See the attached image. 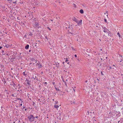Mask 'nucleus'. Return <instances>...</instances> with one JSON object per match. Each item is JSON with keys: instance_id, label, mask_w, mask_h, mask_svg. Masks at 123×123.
Listing matches in <instances>:
<instances>
[{"instance_id": "31", "label": "nucleus", "mask_w": 123, "mask_h": 123, "mask_svg": "<svg viewBox=\"0 0 123 123\" xmlns=\"http://www.w3.org/2000/svg\"><path fill=\"white\" fill-rule=\"evenodd\" d=\"M39 64H38V63H37V64H36V66H38L39 65Z\"/></svg>"}, {"instance_id": "58", "label": "nucleus", "mask_w": 123, "mask_h": 123, "mask_svg": "<svg viewBox=\"0 0 123 123\" xmlns=\"http://www.w3.org/2000/svg\"><path fill=\"white\" fill-rule=\"evenodd\" d=\"M25 107L24 106L23 107V108L22 109H23L25 108Z\"/></svg>"}, {"instance_id": "36", "label": "nucleus", "mask_w": 123, "mask_h": 123, "mask_svg": "<svg viewBox=\"0 0 123 123\" xmlns=\"http://www.w3.org/2000/svg\"><path fill=\"white\" fill-rule=\"evenodd\" d=\"M74 56L75 57H77V55H74Z\"/></svg>"}, {"instance_id": "5", "label": "nucleus", "mask_w": 123, "mask_h": 123, "mask_svg": "<svg viewBox=\"0 0 123 123\" xmlns=\"http://www.w3.org/2000/svg\"><path fill=\"white\" fill-rule=\"evenodd\" d=\"M73 21H75L76 22H78V21L77 20V18H76L75 17H73Z\"/></svg>"}, {"instance_id": "18", "label": "nucleus", "mask_w": 123, "mask_h": 123, "mask_svg": "<svg viewBox=\"0 0 123 123\" xmlns=\"http://www.w3.org/2000/svg\"><path fill=\"white\" fill-rule=\"evenodd\" d=\"M117 35L119 37H120V35L119 32H117Z\"/></svg>"}, {"instance_id": "39", "label": "nucleus", "mask_w": 123, "mask_h": 123, "mask_svg": "<svg viewBox=\"0 0 123 123\" xmlns=\"http://www.w3.org/2000/svg\"><path fill=\"white\" fill-rule=\"evenodd\" d=\"M50 20H51L52 21H53L54 20L53 19H50Z\"/></svg>"}, {"instance_id": "60", "label": "nucleus", "mask_w": 123, "mask_h": 123, "mask_svg": "<svg viewBox=\"0 0 123 123\" xmlns=\"http://www.w3.org/2000/svg\"><path fill=\"white\" fill-rule=\"evenodd\" d=\"M120 56H121V57H122V55H120Z\"/></svg>"}, {"instance_id": "25", "label": "nucleus", "mask_w": 123, "mask_h": 123, "mask_svg": "<svg viewBox=\"0 0 123 123\" xmlns=\"http://www.w3.org/2000/svg\"><path fill=\"white\" fill-rule=\"evenodd\" d=\"M47 28L49 30H51V29L49 27H47Z\"/></svg>"}, {"instance_id": "34", "label": "nucleus", "mask_w": 123, "mask_h": 123, "mask_svg": "<svg viewBox=\"0 0 123 123\" xmlns=\"http://www.w3.org/2000/svg\"><path fill=\"white\" fill-rule=\"evenodd\" d=\"M37 78V77L36 76H35L34 78V79H36L37 78Z\"/></svg>"}, {"instance_id": "45", "label": "nucleus", "mask_w": 123, "mask_h": 123, "mask_svg": "<svg viewBox=\"0 0 123 123\" xmlns=\"http://www.w3.org/2000/svg\"><path fill=\"white\" fill-rule=\"evenodd\" d=\"M44 84H47V83L46 82H45L44 83Z\"/></svg>"}, {"instance_id": "61", "label": "nucleus", "mask_w": 123, "mask_h": 123, "mask_svg": "<svg viewBox=\"0 0 123 123\" xmlns=\"http://www.w3.org/2000/svg\"><path fill=\"white\" fill-rule=\"evenodd\" d=\"M39 87H41V86H40V85H39Z\"/></svg>"}, {"instance_id": "46", "label": "nucleus", "mask_w": 123, "mask_h": 123, "mask_svg": "<svg viewBox=\"0 0 123 123\" xmlns=\"http://www.w3.org/2000/svg\"><path fill=\"white\" fill-rule=\"evenodd\" d=\"M2 48V47L1 46H0V49H1Z\"/></svg>"}, {"instance_id": "37", "label": "nucleus", "mask_w": 123, "mask_h": 123, "mask_svg": "<svg viewBox=\"0 0 123 123\" xmlns=\"http://www.w3.org/2000/svg\"><path fill=\"white\" fill-rule=\"evenodd\" d=\"M101 74L102 75H103L104 74H103V73L102 71L101 72Z\"/></svg>"}, {"instance_id": "23", "label": "nucleus", "mask_w": 123, "mask_h": 123, "mask_svg": "<svg viewBox=\"0 0 123 123\" xmlns=\"http://www.w3.org/2000/svg\"><path fill=\"white\" fill-rule=\"evenodd\" d=\"M32 34L31 32H30V34H29V35L30 36H32Z\"/></svg>"}, {"instance_id": "20", "label": "nucleus", "mask_w": 123, "mask_h": 123, "mask_svg": "<svg viewBox=\"0 0 123 123\" xmlns=\"http://www.w3.org/2000/svg\"><path fill=\"white\" fill-rule=\"evenodd\" d=\"M9 46L10 45L9 44H7L6 45V48H8L9 47Z\"/></svg>"}, {"instance_id": "49", "label": "nucleus", "mask_w": 123, "mask_h": 123, "mask_svg": "<svg viewBox=\"0 0 123 123\" xmlns=\"http://www.w3.org/2000/svg\"><path fill=\"white\" fill-rule=\"evenodd\" d=\"M38 25V24H37L36 25V26H37V25Z\"/></svg>"}, {"instance_id": "11", "label": "nucleus", "mask_w": 123, "mask_h": 123, "mask_svg": "<svg viewBox=\"0 0 123 123\" xmlns=\"http://www.w3.org/2000/svg\"><path fill=\"white\" fill-rule=\"evenodd\" d=\"M27 81V83L28 85H31L30 84V81L29 80H28V81Z\"/></svg>"}, {"instance_id": "51", "label": "nucleus", "mask_w": 123, "mask_h": 123, "mask_svg": "<svg viewBox=\"0 0 123 123\" xmlns=\"http://www.w3.org/2000/svg\"><path fill=\"white\" fill-rule=\"evenodd\" d=\"M22 105V104H20V106H21Z\"/></svg>"}, {"instance_id": "7", "label": "nucleus", "mask_w": 123, "mask_h": 123, "mask_svg": "<svg viewBox=\"0 0 123 123\" xmlns=\"http://www.w3.org/2000/svg\"><path fill=\"white\" fill-rule=\"evenodd\" d=\"M82 21V20H80L79 22L78 23V25H81V22Z\"/></svg>"}, {"instance_id": "3", "label": "nucleus", "mask_w": 123, "mask_h": 123, "mask_svg": "<svg viewBox=\"0 0 123 123\" xmlns=\"http://www.w3.org/2000/svg\"><path fill=\"white\" fill-rule=\"evenodd\" d=\"M54 42L53 41H52L51 40H49V43L51 45H52L53 47H54L55 46L54 45H53V43H54Z\"/></svg>"}, {"instance_id": "21", "label": "nucleus", "mask_w": 123, "mask_h": 123, "mask_svg": "<svg viewBox=\"0 0 123 123\" xmlns=\"http://www.w3.org/2000/svg\"><path fill=\"white\" fill-rule=\"evenodd\" d=\"M55 88L56 90V91H60V90L59 89H57L56 88Z\"/></svg>"}, {"instance_id": "14", "label": "nucleus", "mask_w": 123, "mask_h": 123, "mask_svg": "<svg viewBox=\"0 0 123 123\" xmlns=\"http://www.w3.org/2000/svg\"><path fill=\"white\" fill-rule=\"evenodd\" d=\"M15 58L14 57H12L11 59V61L12 62L13 61H14V60L15 59Z\"/></svg>"}, {"instance_id": "8", "label": "nucleus", "mask_w": 123, "mask_h": 123, "mask_svg": "<svg viewBox=\"0 0 123 123\" xmlns=\"http://www.w3.org/2000/svg\"><path fill=\"white\" fill-rule=\"evenodd\" d=\"M31 60L32 61H35V63H37V61H36V60H35V59L34 58H31Z\"/></svg>"}, {"instance_id": "26", "label": "nucleus", "mask_w": 123, "mask_h": 123, "mask_svg": "<svg viewBox=\"0 0 123 123\" xmlns=\"http://www.w3.org/2000/svg\"><path fill=\"white\" fill-rule=\"evenodd\" d=\"M70 31H71L70 30V29H69V33H71V34H73V33H71V32H70Z\"/></svg>"}, {"instance_id": "24", "label": "nucleus", "mask_w": 123, "mask_h": 123, "mask_svg": "<svg viewBox=\"0 0 123 123\" xmlns=\"http://www.w3.org/2000/svg\"><path fill=\"white\" fill-rule=\"evenodd\" d=\"M23 75H25V76L26 75V74H25V72H23Z\"/></svg>"}, {"instance_id": "40", "label": "nucleus", "mask_w": 123, "mask_h": 123, "mask_svg": "<svg viewBox=\"0 0 123 123\" xmlns=\"http://www.w3.org/2000/svg\"><path fill=\"white\" fill-rule=\"evenodd\" d=\"M68 60H66L65 61V62H68Z\"/></svg>"}, {"instance_id": "63", "label": "nucleus", "mask_w": 123, "mask_h": 123, "mask_svg": "<svg viewBox=\"0 0 123 123\" xmlns=\"http://www.w3.org/2000/svg\"><path fill=\"white\" fill-rule=\"evenodd\" d=\"M26 35H25V37H26Z\"/></svg>"}, {"instance_id": "22", "label": "nucleus", "mask_w": 123, "mask_h": 123, "mask_svg": "<svg viewBox=\"0 0 123 123\" xmlns=\"http://www.w3.org/2000/svg\"><path fill=\"white\" fill-rule=\"evenodd\" d=\"M17 118H16V119H14L13 120V121H17Z\"/></svg>"}, {"instance_id": "12", "label": "nucleus", "mask_w": 123, "mask_h": 123, "mask_svg": "<svg viewBox=\"0 0 123 123\" xmlns=\"http://www.w3.org/2000/svg\"><path fill=\"white\" fill-rule=\"evenodd\" d=\"M42 65L41 64H39L38 66V67L39 68H42Z\"/></svg>"}, {"instance_id": "64", "label": "nucleus", "mask_w": 123, "mask_h": 123, "mask_svg": "<svg viewBox=\"0 0 123 123\" xmlns=\"http://www.w3.org/2000/svg\"><path fill=\"white\" fill-rule=\"evenodd\" d=\"M45 40L46 41H47V40H46V39H45Z\"/></svg>"}, {"instance_id": "13", "label": "nucleus", "mask_w": 123, "mask_h": 123, "mask_svg": "<svg viewBox=\"0 0 123 123\" xmlns=\"http://www.w3.org/2000/svg\"><path fill=\"white\" fill-rule=\"evenodd\" d=\"M54 107L56 108H57L59 107V106L58 105H54Z\"/></svg>"}, {"instance_id": "44", "label": "nucleus", "mask_w": 123, "mask_h": 123, "mask_svg": "<svg viewBox=\"0 0 123 123\" xmlns=\"http://www.w3.org/2000/svg\"><path fill=\"white\" fill-rule=\"evenodd\" d=\"M109 68L110 69H111V67L110 66L109 67Z\"/></svg>"}, {"instance_id": "10", "label": "nucleus", "mask_w": 123, "mask_h": 123, "mask_svg": "<svg viewBox=\"0 0 123 123\" xmlns=\"http://www.w3.org/2000/svg\"><path fill=\"white\" fill-rule=\"evenodd\" d=\"M70 102L71 104H74L75 103V101H70Z\"/></svg>"}, {"instance_id": "38", "label": "nucleus", "mask_w": 123, "mask_h": 123, "mask_svg": "<svg viewBox=\"0 0 123 123\" xmlns=\"http://www.w3.org/2000/svg\"><path fill=\"white\" fill-rule=\"evenodd\" d=\"M56 66L57 67H59V65H58V64H57V65H56Z\"/></svg>"}, {"instance_id": "2", "label": "nucleus", "mask_w": 123, "mask_h": 123, "mask_svg": "<svg viewBox=\"0 0 123 123\" xmlns=\"http://www.w3.org/2000/svg\"><path fill=\"white\" fill-rule=\"evenodd\" d=\"M91 51V50L90 49H87L86 51L85 52L86 55V56H89L90 57L89 53H90Z\"/></svg>"}, {"instance_id": "27", "label": "nucleus", "mask_w": 123, "mask_h": 123, "mask_svg": "<svg viewBox=\"0 0 123 123\" xmlns=\"http://www.w3.org/2000/svg\"><path fill=\"white\" fill-rule=\"evenodd\" d=\"M45 37L47 40H49V39L47 37V36H45Z\"/></svg>"}, {"instance_id": "52", "label": "nucleus", "mask_w": 123, "mask_h": 123, "mask_svg": "<svg viewBox=\"0 0 123 123\" xmlns=\"http://www.w3.org/2000/svg\"><path fill=\"white\" fill-rule=\"evenodd\" d=\"M13 3H16V1H15V2H13Z\"/></svg>"}, {"instance_id": "29", "label": "nucleus", "mask_w": 123, "mask_h": 123, "mask_svg": "<svg viewBox=\"0 0 123 123\" xmlns=\"http://www.w3.org/2000/svg\"><path fill=\"white\" fill-rule=\"evenodd\" d=\"M73 5L74 6V7H75L76 8V5L75 4H73Z\"/></svg>"}, {"instance_id": "17", "label": "nucleus", "mask_w": 123, "mask_h": 123, "mask_svg": "<svg viewBox=\"0 0 123 123\" xmlns=\"http://www.w3.org/2000/svg\"><path fill=\"white\" fill-rule=\"evenodd\" d=\"M17 100H21V101L22 103L23 102V101H22V100H21V99L20 98H17Z\"/></svg>"}, {"instance_id": "54", "label": "nucleus", "mask_w": 123, "mask_h": 123, "mask_svg": "<svg viewBox=\"0 0 123 123\" xmlns=\"http://www.w3.org/2000/svg\"><path fill=\"white\" fill-rule=\"evenodd\" d=\"M87 82V80H86V81H85V82Z\"/></svg>"}, {"instance_id": "55", "label": "nucleus", "mask_w": 123, "mask_h": 123, "mask_svg": "<svg viewBox=\"0 0 123 123\" xmlns=\"http://www.w3.org/2000/svg\"><path fill=\"white\" fill-rule=\"evenodd\" d=\"M18 74L17 75V76H18Z\"/></svg>"}, {"instance_id": "1", "label": "nucleus", "mask_w": 123, "mask_h": 123, "mask_svg": "<svg viewBox=\"0 0 123 123\" xmlns=\"http://www.w3.org/2000/svg\"><path fill=\"white\" fill-rule=\"evenodd\" d=\"M28 118L29 119V121L30 122H32L34 121L35 117L33 115H31L28 117Z\"/></svg>"}, {"instance_id": "19", "label": "nucleus", "mask_w": 123, "mask_h": 123, "mask_svg": "<svg viewBox=\"0 0 123 123\" xmlns=\"http://www.w3.org/2000/svg\"><path fill=\"white\" fill-rule=\"evenodd\" d=\"M2 7L5 10H6V9H7V8H5V6H3Z\"/></svg>"}, {"instance_id": "9", "label": "nucleus", "mask_w": 123, "mask_h": 123, "mask_svg": "<svg viewBox=\"0 0 123 123\" xmlns=\"http://www.w3.org/2000/svg\"><path fill=\"white\" fill-rule=\"evenodd\" d=\"M80 12L81 14L83 13H84L83 10L82 9H81L80 10Z\"/></svg>"}, {"instance_id": "15", "label": "nucleus", "mask_w": 123, "mask_h": 123, "mask_svg": "<svg viewBox=\"0 0 123 123\" xmlns=\"http://www.w3.org/2000/svg\"><path fill=\"white\" fill-rule=\"evenodd\" d=\"M118 123H123V122L122 120H120L118 121Z\"/></svg>"}, {"instance_id": "53", "label": "nucleus", "mask_w": 123, "mask_h": 123, "mask_svg": "<svg viewBox=\"0 0 123 123\" xmlns=\"http://www.w3.org/2000/svg\"><path fill=\"white\" fill-rule=\"evenodd\" d=\"M31 51V50H29V52H30Z\"/></svg>"}, {"instance_id": "6", "label": "nucleus", "mask_w": 123, "mask_h": 123, "mask_svg": "<svg viewBox=\"0 0 123 123\" xmlns=\"http://www.w3.org/2000/svg\"><path fill=\"white\" fill-rule=\"evenodd\" d=\"M29 45L27 44L25 46V48L26 49H29Z\"/></svg>"}, {"instance_id": "48", "label": "nucleus", "mask_w": 123, "mask_h": 123, "mask_svg": "<svg viewBox=\"0 0 123 123\" xmlns=\"http://www.w3.org/2000/svg\"><path fill=\"white\" fill-rule=\"evenodd\" d=\"M4 52V51L3 50H2V53Z\"/></svg>"}, {"instance_id": "30", "label": "nucleus", "mask_w": 123, "mask_h": 123, "mask_svg": "<svg viewBox=\"0 0 123 123\" xmlns=\"http://www.w3.org/2000/svg\"><path fill=\"white\" fill-rule=\"evenodd\" d=\"M72 49L73 50H75V49H74L72 47Z\"/></svg>"}, {"instance_id": "4", "label": "nucleus", "mask_w": 123, "mask_h": 123, "mask_svg": "<svg viewBox=\"0 0 123 123\" xmlns=\"http://www.w3.org/2000/svg\"><path fill=\"white\" fill-rule=\"evenodd\" d=\"M102 28L104 29V30L103 31L105 32H108V35L109 34V33L108 32H107V31H108V29H107L105 27H102Z\"/></svg>"}, {"instance_id": "35", "label": "nucleus", "mask_w": 123, "mask_h": 123, "mask_svg": "<svg viewBox=\"0 0 123 123\" xmlns=\"http://www.w3.org/2000/svg\"><path fill=\"white\" fill-rule=\"evenodd\" d=\"M35 104V103L34 102H33V105H34V104Z\"/></svg>"}, {"instance_id": "50", "label": "nucleus", "mask_w": 123, "mask_h": 123, "mask_svg": "<svg viewBox=\"0 0 123 123\" xmlns=\"http://www.w3.org/2000/svg\"><path fill=\"white\" fill-rule=\"evenodd\" d=\"M12 96H14L13 95V94L12 95Z\"/></svg>"}, {"instance_id": "59", "label": "nucleus", "mask_w": 123, "mask_h": 123, "mask_svg": "<svg viewBox=\"0 0 123 123\" xmlns=\"http://www.w3.org/2000/svg\"><path fill=\"white\" fill-rule=\"evenodd\" d=\"M120 56H121V57H122V55H120Z\"/></svg>"}, {"instance_id": "43", "label": "nucleus", "mask_w": 123, "mask_h": 123, "mask_svg": "<svg viewBox=\"0 0 123 123\" xmlns=\"http://www.w3.org/2000/svg\"><path fill=\"white\" fill-rule=\"evenodd\" d=\"M34 121H35V122H36L37 121V120L35 119H34Z\"/></svg>"}, {"instance_id": "16", "label": "nucleus", "mask_w": 123, "mask_h": 123, "mask_svg": "<svg viewBox=\"0 0 123 123\" xmlns=\"http://www.w3.org/2000/svg\"><path fill=\"white\" fill-rule=\"evenodd\" d=\"M12 85L14 87L15 86H16V84L14 82H13V84Z\"/></svg>"}, {"instance_id": "33", "label": "nucleus", "mask_w": 123, "mask_h": 123, "mask_svg": "<svg viewBox=\"0 0 123 123\" xmlns=\"http://www.w3.org/2000/svg\"><path fill=\"white\" fill-rule=\"evenodd\" d=\"M28 80L27 78L26 79V80H25V81H27Z\"/></svg>"}, {"instance_id": "32", "label": "nucleus", "mask_w": 123, "mask_h": 123, "mask_svg": "<svg viewBox=\"0 0 123 123\" xmlns=\"http://www.w3.org/2000/svg\"><path fill=\"white\" fill-rule=\"evenodd\" d=\"M35 118H38V117L37 116L35 117Z\"/></svg>"}, {"instance_id": "47", "label": "nucleus", "mask_w": 123, "mask_h": 123, "mask_svg": "<svg viewBox=\"0 0 123 123\" xmlns=\"http://www.w3.org/2000/svg\"><path fill=\"white\" fill-rule=\"evenodd\" d=\"M36 80H37V81H38V80H38V78H37V79H36Z\"/></svg>"}, {"instance_id": "57", "label": "nucleus", "mask_w": 123, "mask_h": 123, "mask_svg": "<svg viewBox=\"0 0 123 123\" xmlns=\"http://www.w3.org/2000/svg\"><path fill=\"white\" fill-rule=\"evenodd\" d=\"M26 110H27V109H25V111H26Z\"/></svg>"}, {"instance_id": "42", "label": "nucleus", "mask_w": 123, "mask_h": 123, "mask_svg": "<svg viewBox=\"0 0 123 123\" xmlns=\"http://www.w3.org/2000/svg\"><path fill=\"white\" fill-rule=\"evenodd\" d=\"M87 112L88 113V115H89V111H88Z\"/></svg>"}, {"instance_id": "28", "label": "nucleus", "mask_w": 123, "mask_h": 123, "mask_svg": "<svg viewBox=\"0 0 123 123\" xmlns=\"http://www.w3.org/2000/svg\"><path fill=\"white\" fill-rule=\"evenodd\" d=\"M104 20L106 22H107V20L105 18Z\"/></svg>"}, {"instance_id": "62", "label": "nucleus", "mask_w": 123, "mask_h": 123, "mask_svg": "<svg viewBox=\"0 0 123 123\" xmlns=\"http://www.w3.org/2000/svg\"><path fill=\"white\" fill-rule=\"evenodd\" d=\"M55 83H53V85H54V84Z\"/></svg>"}, {"instance_id": "41", "label": "nucleus", "mask_w": 123, "mask_h": 123, "mask_svg": "<svg viewBox=\"0 0 123 123\" xmlns=\"http://www.w3.org/2000/svg\"><path fill=\"white\" fill-rule=\"evenodd\" d=\"M123 60L121 59V60L120 61V62H121Z\"/></svg>"}, {"instance_id": "56", "label": "nucleus", "mask_w": 123, "mask_h": 123, "mask_svg": "<svg viewBox=\"0 0 123 123\" xmlns=\"http://www.w3.org/2000/svg\"><path fill=\"white\" fill-rule=\"evenodd\" d=\"M15 121H14L13 122V123H15Z\"/></svg>"}]
</instances>
